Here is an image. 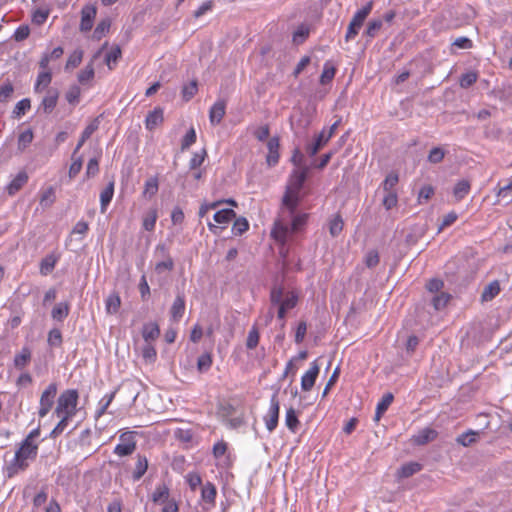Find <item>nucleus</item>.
Instances as JSON below:
<instances>
[{
	"label": "nucleus",
	"mask_w": 512,
	"mask_h": 512,
	"mask_svg": "<svg viewBox=\"0 0 512 512\" xmlns=\"http://www.w3.org/2000/svg\"><path fill=\"white\" fill-rule=\"evenodd\" d=\"M13 93V86L11 83H6L0 88V101L6 102Z\"/></svg>",
	"instance_id": "nucleus-64"
},
{
	"label": "nucleus",
	"mask_w": 512,
	"mask_h": 512,
	"mask_svg": "<svg viewBox=\"0 0 512 512\" xmlns=\"http://www.w3.org/2000/svg\"><path fill=\"white\" fill-rule=\"evenodd\" d=\"M279 410H280V404H279V401L275 394L271 398L270 410H269L267 416L265 417L266 427L270 432L273 431L278 424Z\"/></svg>",
	"instance_id": "nucleus-10"
},
{
	"label": "nucleus",
	"mask_w": 512,
	"mask_h": 512,
	"mask_svg": "<svg viewBox=\"0 0 512 512\" xmlns=\"http://www.w3.org/2000/svg\"><path fill=\"white\" fill-rule=\"evenodd\" d=\"M285 422L289 430H291L292 432H296L299 426V420L297 417V413L293 408H289L287 410Z\"/></svg>",
	"instance_id": "nucleus-37"
},
{
	"label": "nucleus",
	"mask_w": 512,
	"mask_h": 512,
	"mask_svg": "<svg viewBox=\"0 0 512 512\" xmlns=\"http://www.w3.org/2000/svg\"><path fill=\"white\" fill-rule=\"evenodd\" d=\"M398 197L397 193H386V195L383 198L382 204L387 209L390 210L394 208L397 205Z\"/></svg>",
	"instance_id": "nucleus-58"
},
{
	"label": "nucleus",
	"mask_w": 512,
	"mask_h": 512,
	"mask_svg": "<svg viewBox=\"0 0 512 512\" xmlns=\"http://www.w3.org/2000/svg\"><path fill=\"white\" fill-rule=\"evenodd\" d=\"M69 313V306L66 303L57 304L52 310V317L55 320L61 321L67 317Z\"/></svg>",
	"instance_id": "nucleus-42"
},
{
	"label": "nucleus",
	"mask_w": 512,
	"mask_h": 512,
	"mask_svg": "<svg viewBox=\"0 0 512 512\" xmlns=\"http://www.w3.org/2000/svg\"><path fill=\"white\" fill-rule=\"evenodd\" d=\"M310 30L307 26L301 25L293 34V43L296 45L302 44L309 36Z\"/></svg>",
	"instance_id": "nucleus-41"
},
{
	"label": "nucleus",
	"mask_w": 512,
	"mask_h": 512,
	"mask_svg": "<svg viewBox=\"0 0 512 512\" xmlns=\"http://www.w3.org/2000/svg\"><path fill=\"white\" fill-rule=\"evenodd\" d=\"M148 468V460L144 456H138L137 463L135 466V470L133 473V477L135 480H139L147 471Z\"/></svg>",
	"instance_id": "nucleus-38"
},
{
	"label": "nucleus",
	"mask_w": 512,
	"mask_h": 512,
	"mask_svg": "<svg viewBox=\"0 0 512 512\" xmlns=\"http://www.w3.org/2000/svg\"><path fill=\"white\" fill-rule=\"evenodd\" d=\"M158 191V180L155 177H152L148 179L145 183V188L143 191V196L151 198L153 197Z\"/></svg>",
	"instance_id": "nucleus-43"
},
{
	"label": "nucleus",
	"mask_w": 512,
	"mask_h": 512,
	"mask_svg": "<svg viewBox=\"0 0 512 512\" xmlns=\"http://www.w3.org/2000/svg\"><path fill=\"white\" fill-rule=\"evenodd\" d=\"M97 14V9L94 5H85L81 11L80 31L87 32L93 27V22Z\"/></svg>",
	"instance_id": "nucleus-9"
},
{
	"label": "nucleus",
	"mask_w": 512,
	"mask_h": 512,
	"mask_svg": "<svg viewBox=\"0 0 512 512\" xmlns=\"http://www.w3.org/2000/svg\"><path fill=\"white\" fill-rule=\"evenodd\" d=\"M226 112V102L224 100L217 101L210 109L209 119L211 124H219Z\"/></svg>",
	"instance_id": "nucleus-12"
},
{
	"label": "nucleus",
	"mask_w": 512,
	"mask_h": 512,
	"mask_svg": "<svg viewBox=\"0 0 512 512\" xmlns=\"http://www.w3.org/2000/svg\"><path fill=\"white\" fill-rule=\"evenodd\" d=\"M470 190V183L467 180L459 181L453 190L454 197L457 201L463 199Z\"/></svg>",
	"instance_id": "nucleus-33"
},
{
	"label": "nucleus",
	"mask_w": 512,
	"mask_h": 512,
	"mask_svg": "<svg viewBox=\"0 0 512 512\" xmlns=\"http://www.w3.org/2000/svg\"><path fill=\"white\" fill-rule=\"evenodd\" d=\"M121 306V299L118 293L109 295L105 301L106 312L108 314H115Z\"/></svg>",
	"instance_id": "nucleus-23"
},
{
	"label": "nucleus",
	"mask_w": 512,
	"mask_h": 512,
	"mask_svg": "<svg viewBox=\"0 0 512 512\" xmlns=\"http://www.w3.org/2000/svg\"><path fill=\"white\" fill-rule=\"evenodd\" d=\"M121 49L119 46H114L105 57V62L110 70L114 68V65L118 62L121 57Z\"/></svg>",
	"instance_id": "nucleus-36"
},
{
	"label": "nucleus",
	"mask_w": 512,
	"mask_h": 512,
	"mask_svg": "<svg viewBox=\"0 0 512 512\" xmlns=\"http://www.w3.org/2000/svg\"><path fill=\"white\" fill-rule=\"evenodd\" d=\"M83 58V51L81 49H76L68 58L66 63V69L77 67Z\"/></svg>",
	"instance_id": "nucleus-45"
},
{
	"label": "nucleus",
	"mask_w": 512,
	"mask_h": 512,
	"mask_svg": "<svg viewBox=\"0 0 512 512\" xmlns=\"http://www.w3.org/2000/svg\"><path fill=\"white\" fill-rule=\"evenodd\" d=\"M159 334L160 329L156 323H147L143 326L142 336L146 342L156 340Z\"/></svg>",
	"instance_id": "nucleus-22"
},
{
	"label": "nucleus",
	"mask_w": 512,
	"mask_h": 512,
	"mask_svg": "<svg viewBox=\"0 0 512 512\" xmlns=\"http://www.w3.org/2000/svg\"><path fill=\"white\" fill-rule=\"evenodd\" d=\"M80 94L81 90L78 86H71L66 93V99L69 103L76 104L79 101Z\"/></svg>",
	"instance_id": "nucleus-56"
},
{
	"label": "nucleus",
	"mask_w": 512,
	"mask_h": 512,
	"mask_svg": "<svg viewBox=\"0 0 512 512\" xmlns=\"http://www.w3.org/2000/svg\"><path fill=\"white\" fill-rule=\"evenodd\" d=\"M344 222L340 215H335L329 222V232L333 237L338 236L343 230Z\"/></svg>",
	"instance_id": "nucleus-35"
},
{
	"label": "nucleus",
	"mask_w": 512,
	"mask_h": 512,
	"mask_svg": "<svg viewBox=\"0 0 512 512\" xmlns=\"http://www.w3.org/2000/svg\"><path fill=\"white\" fill-rule=\"evenodd\" d=\"M212 365V357L210 353H205L198 358L197 368L200 372L207 371Z\"/></svg>",
	"instance_id": "nucleus-50"
},
{
	"label": "nucleus",
	"mask_w": 512,
	"mask_h": 512,
	"mask_svg": "<svg viewBox=\"0 0 512 512\" xmlns=\"http://www.w3.org/2000/svg\"><path fill=\"white\" fill-rule=\"evenodd\" d=\"M163 120V110L161 108H156L147 115L145 121L146 128L148 130H153L159 126Z\"/></svg>",
	"instance_id": "nucleus-18"
},
{
	"label": "nucleus",
	"mask_w": 512,
	"mask_h": 512,
	"mask_svg": "<svg viewBox=\"0 0 512 512\" xmlns=\"http://www.w3.org/2000/svg\"><path fill=\"white\" fill-rule=\"evenodd\" d=\"M142 356L147 362H153L156 358V350L155 348L147 342V344L142 349Z\"/></svg>",
	"instance_id": "nucleus-57"
},
{
	"label": "nucleus",
	"mask_w": 512,
	"mask_h": 512,
	"mask_svg": "<svg viewBox=\"0 0 512 512\" xmlns=\"http://www.w3.org/2000/svg\"><path fill=\"white\" fill-rule=\"evenodd\" d=\"M259 333L256 328H253L248 335L246 345L249 349H253L258 345Z\"/></svg>",
	"instance_id": "nucleus-62"
},
{
	"label": "nucleus",
	"mask_w": 512,
	"mask_h": 512,
	"mask_svg": "<svg viewBox=\"0 0 512 512\" xmlns=\"http://www.w3.org/2000/svg\"><path fill=\"white\" fill-rule=\"evenodd\" d=\"M173 267H174V262H173L172 258L168 256V257H166L165 260L156 264L155 271L160 274L165 270H168V271L172 270Z\"/></svg>",
	"instance_id": "nucleus-59"
},
{
	"label": "nucleus",
	"mask_w": 512,
	"mask_h": 512,
	"mask_svg": "<svg viewBox=\"0 0 512 512\" xmlns=\"http://www.w3.org/2000/svg\"><path fill=\"white\" fill-rule=\"evenodd\" d=\"M57 99L58 93L56 91L49 90L42 101V106L46 113H49L53 110V108L56 106Z\"/></svg>",
	"instance_id": "nucleus-30"
},
{
	"label": "nucleus",
	"mask_w": 512,
	"mask_h": 512,
	"mask_svg": "<svg viewBox=\"0 0 512 512\" xmlns=\"http://www.w3.org/2000/svg\"><path fill=\"white\" fill-rule=\"evenodd\" d=\"M31 360V352L27 348H23L14 358V365L17 369H23Z\"/></svg>",
	"instance_id": "nucleus-26"
},
{
	"label": "nucleus",
	"mask_w": 512,
	"mask_h": 512,
	"mask_svg": "<svg viewBox=\"0 0 512 512\" xmlns=\"http://www.w3.org/2000/svg\"><path fill=\"white\" fill-rule=\"evenodd\" d=\"M185 310V299L182 294H178L175 301L173 302L171 308H170V314L171 318L174 322H178Z\"/></svg>",
	"instance_id": "nucleus-15"
},
{
	"label": "nucleus",
	"mask_w": 512,
	"mask_h": 512,
	"mask_svg": "<svg viewBox=\"0 0 512 512\" xmlns=\"http://www.w3.org/2000/svg\"><path fill=\"white\" fill-rule=\"evenodd\" d=\"M382 27V20L375 19L368 23L367 29H366V35L368 37H375L377 33L380 31Z\"/></svg>",
	"instance_id": "nucleus-54"
},
{
	"label": "nucleus",
	"mask_w": 512,
	"mask_h": 512,
	"mask_svg": "<svg viewBox=\"0 0 512 512\" xmlns=\"http://www.w3.org/2000/svg\"><path fill=\"white\" fill-rule=\"evenodd\" d=\"M39 436V429H35L27 436L22 446L16 453V460L20 468H24L26 464L25 460L36 455L38 446L34 443V440Z\"/></svg>",
	"instance_id": "nucleus-4"
},
{
	"label": "nucleus",
	"mask_w": 512,
	"mask_h": 512,
	"mask_svg": "<svg viewBox=\"0 0 512 512\" xmlns=\"http://www.w3.org/2000/svg\"><path fill=\"white\" fill-rule=\"evenodd\" d=\"M319 371L320 367L317 361H314L311 364L310 369L303 375L301 379V388L303 391L308 392L313 388L315 381L319 375Z\"/></svg>",
	"instance_id": "nucleus-11"
},
{
	"label": "nucleus",
	"mask_w": 512,
	"mask_h": 512,
	"mask_svg": "<svg viewBox=\"0 0 512 512\" xmlns=\"http://www.w3.org/2000/svg\"><path fill=\"white\" fill-rule=\"evenodd\" d=\"M57 394V385L55 383H51L41 394L40 397V408L38 411V415L40 418L45 417L49 411L51 410L54 399Z\"/></svg>",
	"instance_id": "nucleus-6"
},
{
	"label": "nucleus",
	"mask_w": 512,
	"mask_h": 512,
	"mask_svg": "<svg viewBox=\"0 0 512 512\" xmlns=\"http://www.w3.org/2000/svg\"><path fill=\"white\" fill-rule=\"evenodd\" d=\"M294 232L292 226L290 227L288 222L281 219L275 222L271 235L277 242L284 244Z\"/></svg>",
	"instance_id": "nucleus-8"
},
{
	"label": "nucleus",
	"mask_w": 512,
	"mask_h": 512,
	"mask_svg": "<svg viewBox=\"0 0 512 512\" xmlns=\"http://www.w3.org/2000/svg\"><path fill=\"white\" fill-rule=\"evenodd\" d=\"M236 217V213L232 209H223L215 213L214 220L219 224H226Z\"/></svg>",
	"instance_id": "nucleus-34"
},
{
	"label": "nucleus",
	"mask_w": 512,
	"mask_h": 512,
	"mask_svg": "<svg viewBox=\"0 0 512 512\" xmlns=\"http://www.w3.org/2000/svg\"><path fill=\"white\" fill-rule=\"evenodd\" d=\"M421 470V465L417 462H411L408 464H405L401 467V469L398 472V475L402 478H408L412 476L413 474L419 472Z\"/></svg>",
	"instance_id": "nucleus-32"
},
{
	"label": "nucleus",
	"mask_w": 512,
	"mask_h": 512,
	"mask_svg": "<svg viewBox=\"0 0 512 512\" xmlns=\"http://www.w3.org/2000/svg\"><path fill=\"white\" fill-rule=\"evenodd\" d=\"M437 436V432L431 428H424L419 433L413 436L412 440L418 445H424L430 441H433Z\"/></svg>",
	"instance_id": "nucleus-20"
},
{
	"label": "nucleus",
	"mask_w": 512,
	"mask_h": 512,
	"mask_svg": "<svg viewBox=\"0 0 512 512\" xmlns=\"http://www.w3.org/2000/svg\"><path fill=\"white\" fill-rule=\"evenodd\" d=\"M120 441H121V443H119L115 447V450H114V452L117 455L128 456V455H131L135 451L136 441H135L133 433H131V432L123 433L120 436Z\"/></svg>",
	"instance_id": "nucleus-7"
},
{
	"label": "nucleus",
	"mask_w": 512,
	"mask_h": 512,
	"mask_svg": "<svg viewBox=\"0 0 512 512\" xmlns=\"http://www.w3.org/2000/svg\"><path fill=\"white\" fill-rule=\"evenodd\" d=\"M201 494H202V499L205 502L210 503V504H214L215 498H216V494H217L216 487L212 483L207 482L203 486Z\"/></svg>",
	"instance_id": "nucleus-28"
},
{
	"label": "nucleus",
	"mask_w": 512,
	"mask_h": 512,
	"mask_svg": "<svg viewBox=\"0 0 512 512\" xmlns=\"http://www.w3.org/2000/svg\"><path fill=\"white\" fill-rule=\"evenodd\" d=\"M98 126H99V121L98 119H94L93 121L90 122V124L85 128V130L83 131L82 135H81V138L73 152V157H75V155L78 153L79 149L83 146V144L85 143V141L90 138V136L98 129Z\"/></svg>",
	"instance_id": "nucleus-19"
},
{
	"label": "nucleus",
	"mask_w": 512,
	"mask_h": 512,
	"mask_svg": "<svg viewBox=\"0 0 512 512\" xmlns=\"http://www.w3.org/2000/svg\"><path fill=\"white\" fill-rule=\"evenodd\" d=\"M57 259L53 255L46 256L40 264V272L42 275H48L55 267Z\"/></svg>",
	"instance_id": "nucleus-39"
},
{
	"label": "nucleus",
	"mask_w": 512,
	"mask_h": 512,
	"mask_svg": "<svg viewBox=\"0 0 512 512\" xmlns=\"http://www.w3.org/2000/svg\"><path fill=\"white\" fill-rule=\"evenodd\" d=\"M249 228V223L246 218L239 217L233 224V231L236 235H241L246 232Z\"/></svg>",
	"instance_id": "nucleus-51"
},
{
	"label": "nucleus",
	"mask_w": 512,
	"mask_h": 512,
	"mask_svg": "<svg viewBox=\"0 0 512 512\" xmlns=\"http://www.w3.org/2000/svg\"><path fill=\"white\" fill-rule=\"evenodd\" d=\"M51 73L49 71H43L38 75L37 83L35 86L36 91H40L46 88L51 82Z\"/></svg>",
	"instance_id": "nucleus-48"
},
{
	"label": "nucleus",
	"mask_w": 512,
	"mask_h": 512,
	"mask_svg": "<svg viewBox=\"0 0 512 512\" xmlns=\"http://www.w3.org/2000/svg\"><path fill=\"white\" fill-rule=\"evenodd\" d=\"M394 397L391 393L386 394L381 402L377 405L376 414L374 417V420L378 422L382 415L385 413V411L388 409L390 404L392 403Z\"/></svg>",
	"instance_id": "nucleus-25"
},
{
	"label": "nucleus",
	"mask_w": 512,
	"mask_h": 512,
	"mask_svg": "<svg viewBox=\"0 0 512 512\" xmlns=\"http://www.w3.org/2000/svg\"><path fill=\"white\" fill-rule=\"evenodd\" d=\"M33 140V133L30 130H26L19 135L18 138V149L23 151Z\"/></svg>",
	"instance_id": "nucleus-47"
},
{
	"label": "nucleus",
	"mask_w": 512,
	"mask_h": 512,
	"mask_svg": "<svg viewBox=\"0 0 512 512\" xmlns=\"http://www.w3.org/2000/svg\"><path fill=\"white\" fill-rule=\"evenodd\" d=\"M478 75L476 72H468L462 75L460 79V86L462 88H468L477 81Z\"/></svg>",
	"instance_id": "nucleus-55"
},
{
	"label": "nucleus",
	"mask_w": 512,
	"mask_h": 512,
	"mask_svg": "<svg viewBox=\"0 0 512 512\" xmlns=\"http://www.w3.org/2000/svg\"><path fill=\"white\" fill-rule=\"evenodd\" d=\"M329 135H326V130H323L316 137L315 142L307 146V153L310 156L316 155L329 142Z\"/></svg>",
	"instance_id": "nucleus-16"
},
{
	"label": "nucleus",
	"mask_w": 512,
	"mask_h": 512,
	"mask_svg": "<svg viewBox=\"0 0 512 512\" xmlns=\"http://www.w3.org/2000/svg\"><path fill=\"white\" fill-rule=\"evenodd\" d=\"M110 25L109 19H103L94 30L93 38L100 40L109 31Z\"/></svg>",
	"instance_id": "nucleus-44"
},
{
	"label": "nucleus",
	"mask_w": 512,
	"mask_h": 512,
	"mask_svg": "<svg viewBox=\"0 0 512 512\" xmlns=\"http://www.w3.org/2000/svg\"><path fill=\"white\" fill-rule=\"evenodd\" d=\"M198 91L197 81L193 80L182 89V96L185 101H189Z\"/></svg>",
	"instance_id": "nucleus-46"
},
{
	"label": "nucleus",
	"mask_w": 512,
	"mask_h": 512,
	"mask_svg": "<svg viewBox=\"0 0 512 512\" xmlns=\"http://www.w3.org/2000/svg\"><path fill=\"white\" fill-rule=\"evenodd\" d=\"M99 171V162L97 158L90 159L87 164L86 176H95Z\"/></svg>",
	"instance_id": "nucleus-63"
},
{
	"label": "nucleus",
	"mask_w": 512,
	"mask_h": 512,
	"mask_svg": "<svg viewBox=\"0 0 512 512\" xmlns=\"http://www.w3.org/2000/svg\"><path fill=\"white\" fill-rule=\"evenodd\" d=\"M196 141V132L194 130V128H191L187 134L185 135V137L183 138V141H182V146L181 148L184 150V149H187L189 148L193 143H195Z\"/></svg>",
	"instance_id": "nucleus-61"
},
{
	"label": "nucleus",
	"mask_w": 512,
	"mask_h": 512,
	"mask_svg": "<svg viewBox=\"0 0 512 512\" xmlns=\"http://www.w3.org/2000/svg\"><path fill=\"white\" fill-rule=\"evenodd\" d=\"M169 495V490L165 485L159 486L156 488L155 492L153 493V501L159 502L160 500L164 499L166 500Z\"/></svg>",
	"instance_id": "nucleus-60"
},
{
	"label": "nucleus",
	"mask_w": 512,
	"mask_h": 512,
	"mask_svg": "<svg viewBox=\"0 0 512 512\" xmlns=\"http://www.w3.org/2000/svg\"><path fill=\"white\" fill-rule=\"evenodd\" d=\"M308 171V167L296 169L291 175L289 183L286 186V191L282 199V208L283 210H287L290 216H293L298 206L300 191L306 180Z\"/></svg>",
	"instance_id": "nucleus-1"
},
{
	"label": "nucleus",
	"mask_w": 512,
	"mask_h": 512,
	"mask_svg": "<svg viewBox=\"0 0 512 512\" xmlns=\"http://www.w3.org/2000/svg\"><path fill=\"white\" fill-rule=\"evenodd\" d=\"M157 217V210L154 208L149 209L143 217L144 229L147 231H152L154 229Z\"/></svg>",
	"instance_id": "nucleus-29"
},
{
	"label": "nucleus",
	"mask_w": 512,
	"mask_h": 512,
	"mask_svg": "<svg viewBox=\"0 0 512 512\" xmlns=\"http://www.w3.org/2000/svg\"><path fill=\"white\" fill-rule=\"evenodd\" d=\"M335 73H336V69L330 65L329 63H326L324 65V70L321 74V77H320V82L322 84H327L329 83L335 76Z\"/></svg>",
	"instance_id": "nucleus-49"
},
{
	"label": "nucleus",
	"mask_w": 512,
	"mask_h": 512,
	"mask_svg": "<svg viewBox=\"0 0 512 512\" xmlns=\"http://www.w3.org/2000/svg\"><path fill=\"white\" fill-rule=\"evenodd\" d=\"M101 50H99L91 59V61L86 65V67L81 70L78 74V81L81 84H88L94 78V60L99 57Z\"/></svg>",
	"instance_id": "nucleus-13"
},
{
	"label": "nucleus",
	"mask_w": 512,
	"mask_h": 512,
	"mask_svg": "<svg viewBox=\"0 0 512 512\" xmlns=\"http://www.w3.org/2000/svg\"><path fill=\"white\" fill-rule=\"evenodd\" d=\"M114 194V182L111 181L108 186L101 192V212L105 213L107 205L110 203Z\"/></svg>",
	"instance_id": "nucleus-24"
},
{
	"label": "nucleus",
	"mask_w": 512,
	"mask_h": 512,
	"mask_svg": "<svg viewBox=\"0 0 512 512\" xmlns=\"http://www.w3.org/2000/svg\"><path fill=\"white\" fill-rule=\"evenodd\" d=\"M270 300L272 305L278 306L277 317L283 320L287 311L296 306L298 298L294 292L275 287L271 291Z\"/></svg>",
	"instance_id": "nucleus-2"
},
{
	"label": "nucleus",
	"mask_w": 512,
	"mask_h": 512,
	"mask_svg": "<svg viewBox=\"0 0 512 512\" xmlns=\"http://www.w3.org/2000/svg\"><path fill=\"white\" fill-rule=\"evenodd\" d=\"M450 296L446 293H440L433 297L432 303L436 310L444 308L449 302Z\"/></svg>",
	"instance_id": "nucleus-52"
},
{
	"label": "nucleus",
	"mask_w": 512,
	"mask_h": 512,
	"mask_svg": "<svg viewBox=\"0 0 512 512\" xmlns=\"http://www.w3.org/2000/svg\"><path fill=\"white\" fill-rule=\"evenodd\" d=\"M371 9H372V5H371V3H369L354 15L352 21L350 22V24L348 26V31L346 34V41H349L350 39L354 38L358 34L359 29L362 27L365 19L370 14Z\"/></svg>",
	"instance_id": "nucleus-5"
},
{
	"label": "nucleus",
	"mask_w": 512,
	"mask_h": 512,
	"mask_svg": "<svg viewBox=\"0 0 512 512\" xmlns=\"http://www.w3.org/2000/svg\"><path fill=\"white\" fill-rule=\"evenodd\" d=\"M55 201V191L52 187L44 190L40 197V205L44 208L50 207Z\"/></svg>",
	"instance_id": "nucleus-40"
},
{
	"label": "nucleus",
	"mask_w": 512,
	"mask_h": 512,
	"mask_svg": "<svg viewBox=\"0 0 512 512\" xmlns=\"http://www.w3.org/2000/svg\"><path fill=\"white\" fill-rule=\"evenodd\" d=\"M398 181H399L398 174L395 173V172H390L386 176V178H385V180H384V182L382 184L383 190L386 193H389V192L390 193H396L394 188L397 185Z\"/></svg>",
	"instance_id": "nucleus-31"
},
{
	"label": "nucleus",
	"mask_w": 512,
	"mask_h": 512,
	"mask_svg": "<svg viewBox=\"0 0 512 512\" xmlns=\"http://www.w3.org/2000/svg\"><path fill=\"white\" fill-rule=\"evenodd\" d=\"M479 433L476 431H469L467 433H463L457 437V443L463 445L464 447H469L477 442Z\"/></svg>",
	"instance_id": "nucleus-27"
},
{
	"label": "nucleus",
	"mask_w": 512,
	"mask_h": 512,
	"mask_svg": "<svg viewBox=\"0 0 512 512\" xmlns=\"http://www.w3.org/2000/svg\"><path fill=\"white\" fill-rule=\"evenodd\" d=\"M445 156V152L440 147L433 148L429 155H428V161L433 164L440 163Z\"/></svg>",
	"instance_id": "nucleus-53"
},
{
	"label": "nucleus",
	"mask_w": 512,
	"mask_h": 512,
	"mask_svg": "<svg viewBox=\"0 0 512 512\" xmlns=\"http://www.w3.org/2000/svg\"><path fill=\"white\" fill-rule=\"evenodd\" d=\"M501 291L499 281L495 280L486 285L481 294V300L483 302L492 301Z\"/></svg>",
	"instance_id": "nucleus-17"
},
{
	"label": "nucleus",
	"mask_w": 512,
	"mask_h": 512,
	"mask_svg": "<svg viewBox=\"0 0 512 512\" xmlns=\"http://www.w3.org/2000/svg\"><path fill=\"white\" fill-rule=\"evenodd\" d=\"M78 400V393L76 390H66L63 392L57 401L55 413L58 417L63 414L74 416L76 412V405Z\"/></svg>",
	"instance_id": "nucleus-3"
},
{
	"label": "nucleus",
	"mask_w": 512,
	"mask_h": 512,
	"mask_svg": "<svg viewBox=\"0 0 512 512\" xmlns=\"http://www.w3.org/2000/svg\"><path fill=\"white\" fill-rule=\"evenodd\" d=\"M27 180L28 176L26 173H19L7 187L9 195H14L17 193L27 183Z\"/></svg>",
	"instance_id": "nucleus-21"
},
{
	"label": "nucleus",
	"mask_w": 512,
	"mask_h": 512,
	"mask_svg": "<svg viewBox=\"0 0 512 512\" xmlns=\"http://www.w3.org/2000/svg\"><path fill=\"white\" fill-rule=\"evenodd\" d=\"M268 155L266 161L269 166H274L279 159V139L277 137L270 138L267 142Z\"/></svg>",
	"instance_id": "nucleus-14"
}]
</instances>
